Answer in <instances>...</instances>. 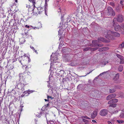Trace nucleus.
Masks as SVG:
<instances>
[{
	"mask_svg": "<svg viewBox=\"0 0 124 124\" xmlns=\"http://www.w3.org/2000/svg\"><path fill=\"white\" fill-rule=\"evenodd\" d=\"M31 2H32L33 4V6L34 8L33 9L32 8L31 9V7L29 5L26 6L27 8H28V11H31V10L33 11V12L36 13L37 14L42 13L44 11V8L41 7H38L37 9H35L34 8L35 7V0H29Z\"/></svg>",
	"mask_w": 124,
	"mask_h": 124,
	"instance_id": "obj_1",
	"label": "nucleus"
},
{
	"mask_svg": "<svg viewBox=\"0 0 124 124\" xmlns=\"http://www.w3.org/2000/svg\"><path fill=\"white\" fill-rule=\"evenodd\" d=\"M119 33L115 32H113L110 30H108L107 32V34L106 36V38L109 39H114V37H118L120 36Z\"/></svg>",
	"mask_w": 124,
	"mask_h": 124,
	"instance_id": "obj_2",
	"label": "nucleus"
},
{
	"mask_svg": "<svg viewBox=\"0 0 124 124\" xmlns=\"http://www.w3.org/2000/svg\"><path fill=\"white\" fill-rule=\"evenodd\" d=\"M108 12L107 15H111V16H114L115 15V12L114 11L112 8L109 7L107 8Z\"/></svg>",
	"mask_w": 124,
	"mask_h": 124,
	"instance_id": "obj_3",
	"label": "nucleus"
},
{
	"mask_svg": "<svg viewBox=\"0 0 124 124\" xmlns=\"http://www.w3.org/2000/svg\"><path fill=\"white\" fill-rule=\"evenodd\" d=\"M98 41L97 40H93L92 41V44H90V46L92 47H96L98 46V47L103 46V44H99Z\"/></svg>",
	"mask_w": 124,
	"mask_h": 124,
	"instance_id": "obj_4",
	"label": "nucleus"
},
{
	"mask_svg": "<svg viewBox=\"0 0 124 124\" xmlns=\"http://www.w3.org/2000/svg\"><path fill=\"white\" fill-rule=\"evenodd\" d=\"M108 110L106 109L101 110L100 112V114L102 116H106L108 113Z\"/></svg>",
	"mask_w": 124,
	"mask_h": 124,
	"instance_id": "obj_5",
	"label": "nucleus"
},
{
	"mask_svg": "<svg viewBox=\"0 0 124 124\" xmlns=\"http://www.w3.org/2000/svg\"><path fill=\"white\" fill-rule=\"evenodd\" d=\"M116 96V94L115 93L111 94L108 95L106 98V100H109L111 99L115 98Z\"/></svg>",
	"mask_w": 124,
	"mask_h": 124,
	"instance_id": "obj_6",
	"label": "nucleus"
},
{
	"mask_svg": "<svg viewBox=\"0 0 124 124\" xmlns=\"http://www.w3.org/2000/svg\"><path fill=\"white\" fill-rule=\"evenodd\" d=\"M116 19L117 21L120 22H122L123 21V16L122 15H119L118 16L117 19Z\"/></svg>",
	"mask_w": 124,
	"mask_h": 124,
	"instance_id": "obj_7",
	"label": "nucleus"
},
{
	"mask_svg": "<svg viewBox=\"0 0 124 124\" xmlns=\"http://www.w3.org/2000/svg\"><path fill=\"white\" fill-rule=\"evenodd\" d=\"M115 88L112 89H109V92L110 93H113L115 92L116 90V89H119V86L118 85L115 86Z\"/></svg>",
	"mask_w": 124,
	"mask_h": 124,
	"instance_id": "obj_8",
	"label": "nucleus"
},
{
	"mask_svg": "<svg viewBox=\"0 0 124 124\" xmlns=\"http://www.w3.org/2000/svg\"><path fill=\"white\" fill-rule=\"evenodd\" d=\"M23 84L21 83H19L16 85V87L17 89H21L23 88Z\"/></svg>",
	"mask_w": 124,
	"mask_h": 124,
	"instance_id": "obj_9",
	"label": "nucleus"
},
{
	"mask_svg": "<svg viewBox=\"0 0 124 124\" xmlns=\"http://www.w3.org/2000/svg\"><path fill=\"white\" fill-rule=\"evenodd\" d=\"M109 48L108 47H102L98 49V51L100 52H102L105 51H106L108 50Z\"/></svg>",
	"mask_w": 124,
	"mask_h": 124,
	"instance_id": "obj_10",
	"label": "nucleus"
},
{
	"mask_svg": "<svg viewBox=\"0 0 124 124\" xmlns=\"http://www.w3.org/2000/svg\"><path fill=\"white\" fill-rule=\"evenodd\" d=\"M23 56H21L19 58V60L20 62L22 65L23 63H24V60L23 59L25 58L24 57L23 58Z\"/></svg>",
	"mask_w": 124,
	"mask_h": 124,
	"instance_id": "obj_11",
	"label": "nucleus"
},
{
	"mask_svg": "<svg viewBox=\"0 0 124 124\" xmlns=\"http://www.w3.org/2000/svg\"><path fill=\"white\" fill-rule=\"evenodd\" d=\"M68 57V54L64 55L63 57V60L65 62L68 61L69 60L67 57Z\"/></svg>",
	"mask_w": 124,
	"mask_h": 124,
	"instance_id": "obj_12",
	"label": "nucleus"
},
{
	"mask_svg": "<svg viewBox=\"0 0 124 124\" xmlns=\"http://www.w3.org/2000/svg\"><path fill=\"white\" fill-rule=\"evenodd\" d=\"M120 26L118 24L116 25V26H115L114 27L115 30L116 31H119L120 30Z\"/></svg>",
	"mask_w": 124,
	"mask_h": 124,
	"instance_id": "obj_13",
	"label": "nucleus"
},
{
	"mask_svg": "<svg viewBox=\"0 0 124 124\" xmlns=\"http://www.w3.org/2000/svg\"><path fill=\"white\" fill-rule=\"evenodd\" d=\"M97 112L96 111H94L93 114L91 115V118H94L97 116Z\"/></svg>",
	"mask_w": 124,
	"mask_h": 124,
	"instance_id": "obj_14",
	"label": "nucleus"
},
{
	"mask_svg": "<svg viewBox=\"0 0 124 124\" xmlns=\"http://www.w3.org/2000/svg\"><path fill=\"white\" fill-rule=\"evenodd\" d=\"M116 18H114L113 19V22L111 23V25H112L113 26L115 27V26L116 25Z\"/></svg>",
	"mask_w": 124,
	"mask_h": 124,
	"instance_id": "obj_15",
	"label": "nucleus"
},
{
	"mask_svg": "<svg viewBox=\"0 0 124 124\" xmlns=\"http://www.w3.org/2000/svg\"><path fill=\"white\" fill-rule=\"evenodd\" d=\"M119 117L121 118H124V110L122 111L119 116Z\"/></svg>",
	"mask_w": 124,
	"mask_h": 124,
	"instance_id": "obj_16",
	"label": "nucleus"
},
{
	"mask_svg": "<svg viewBox=\"0 0 124 124\" xmlns=\"http://www.w3.org/2000/svg\"><path fill=\"white\" fill-rule=\"evenodd\" d=\"M68 56L69 57H67V58H68V59L69 60L68 61H67V62H69L71 60V59H72L73 58V56H72V55L71 54H70L69 55L68 54Z\"/></svg>",
	"mask_w": 124,
	"mask_h": 124,
	"instance_id": "obj_17",
	"label": "nucleus"
},
{
	"mask_svg": "<svg viewBox=\"0 0 124 124\" xmlns=\"http://www.w3.org/2000/svg\"><path fill=\"white\" fill-rule=\"evenodd\" d=\"M98 40L99 41H101L103 42L105 41V39L104 38L102 37H100L98 39Z\"/></svg>",
	"mask_w": 124,
	"mask_h": 124,
	"instance_id": "obj_18",
	"label": "nucleus"
},
{
	"mask_svg": "<svg viewBox=\"0 0 124 124\" xmlns=\"http://www.w3.org/2000/svg\"><path fill=\"white\" fill-rule=\"evenodd\" d=\"M123 69V67L122 65H120L118 69V70L120 71L121 72L122 71Z\"/></svg>",
	"mask_w": 124,
	"mask_h": 124,
	"instance_id": "obj_19",
	"label": "nucleus"
},
{
	"mask_svg": "<svg viewBox=\"0 0 124 124\" xmlns=\"http://www.w3.org/2000/svg\"><path fill=\"white\" fill-rule=\"evenodd\" d=\"M92 49V48L91 47H86V48H84L83 49V51H85L89 50H91Z\"/></svg>",
	"mask_w": 124,
	"mask_h": 124,
	"instance_id": "obj_20",
	"label": "nucleus"
},
{
	"mask_svg": "<svg viewBox=\"0 0 124 124\" xmlns=\"http://www.w3.org/2000/svg\"><path fill=\"white\" fill-rule=\"evenodd\" d=\"M13 24L14 26L16 27H15L16 28L18 29V27L19 26V25H20V24H17L16 22H15V23H14Z\"/></svg>",
	"mask_w": 124,
	"mask_h": 124,
	"instance_id": "obj_21",
	"label": "nucleus"
},
{
	"mask_svg": "<svg viewBox=\"0 0 124 124\" xmlns=\"http://www.w3.org/2000/svg\"><path fill=\"white\" fill-rule=\"evenodd\" d=\"M36 114V116L38 117H40L41 115L42 112H37Z\"/></svg>",
	"mask_w": 124,
	"mask_h": 124,
	"instance_id": "obj_22",
	"label": "nucleus"
},
{
	"mask_svg": "<svg viewBox=\"0 0 124 124\" xmlns=\"http://www.w3.org/2000/svg\"><path fill=\"white\" fill-rule=\"evenodd\" d=\"M116 55L119 58L120 60L124 58L123 56L121 55L118 54H117Z\"/></svg>",
	"mask_w": 124,
	"mask_h": 124,
	"instance_id": "obj_23",
	"label": "nucleus"
},
{
	"mask_svg": "<svg viewBox=\"0 0 124 124\" xmlns=\"http://www.w3.org/2000/svg\"><path fill=\"white\" fill-rule=\"evenodd\" d=\"M116 121L119 124H122L124 123V121L123 120H117Z\"/></svg>",
	"mask_w": 124,
	"mask_h": 124,
	"instance_id": "obj_24",
	"label": "nucleus"
},
{
	"mask_svg": "<svg viewBox=\"0 0 124 124\" xmlns=\"http://www.w3.org/2000/svg\"><path fill=\"white\" fill-rule=\"evenodd\" d=\"M120 64H124V58L120 60Z\"/></svg>",
	"mask_w": 124,
	"mask_h": 124,
	"instance_id": "obj_25",
	"label": "nucleus"
},
{
	"mask_svg": "<svg viewBox=\"0 0 124 124\" xmlns=\"http://www.w3.org/2000/svg\"><path fill=\"white\" fill-rule=\"evenodd\" d=\"M112 100L113 103H116L118 101V100L116 99H112Z\"/></svg>",
	"mask_w": 124,
	"mask_h": 124,
	"instance_id": "obj_26",
	"label": "nucleus"
},
{
	"mask_svg": "<svg viewBox=\"0 0 124 124\" xmlns=\"http://www.w3.org/2000/svg\"><path fill=\"white\" fill-rule=\"evenodd\" d=\"M116 106V104H112L109 105V107H115Z\"/></svg>",
	"mask_w": 124,
	"mask_h": 124,
	"instance_id": "obj_27",
	"label": "nucleus"
},
{
	"mask_svg": "<svg viewBox=\"0 0 124 124\" xmlns=\"http://www.w3.org/2000/svg\"><path fill=\"white\" fill-rule=\"evenodd\" d=\"M33 92V91L32 90H31V91L28 90L27 91H25L24 92L26 93H28V94H29L30 93H32Z\"/></svg>",
	"mask_w": 124,
	"mask_h": 124,
	"instance_id": "obj_28",
	"label": "nucleus"
},
{
	"mask_svg": "<svg viewBox=\"0 0 124 124\" xmlns=\"http://www.w3.org/2000/svg\"><path fill=\"white\" fill-rule=\"evenodd\" d=\"M81 118H84L85 119H90V118L88 117H87L86 116H81Z\"/></svg>",
	"mask_w": 124,
	"mask_h": 124,
	"instance_id": "obj_29",
	"label": "nucleus"
},
{
	"mask_svg": "<svg viewBox=\"0 0 124 124\" xmlns=\"http://www.w3.org/2000/svg\"><path fill=\"white\" fill-rule=\"evenodd\" d=\"M109 4L111 6H112L113 8L115 6V5L114 3L113 2H110L109 3Z\"/></svg>",
	"mask_w": 124,
	"mask_h": 124,
	"instance_id": "obj_30",
	"label": "nucleus"
},
{
	"mask_svg": "<svg viewBox=\"0 0 124 124\" xmlns=\"http://www.w3.org/2000/svg\"><path fill=\"white\" fill-rule=\"evenodd\" d=\"M113 103V102L112 101V99L110 100L108 102V104H111Z\"/></svg>",
	"mask_w": 124,
	"mask_h": 124,
	"instance_id": "obj_31",
	"label": "nucleus"
},
{
	"mask_svg": "<svg viewBox=\"0 0 124 124\" xmlns=\"http://www.w3.org/2000/svg\"><path fill=\"white\" fill-rule=\"evenodd\" d=\"M75 63V62L74 63H71L70 64V65L71 66H74L76 65V64Z\"/></svg>",
	"mask_w": 124,
	"mask_h": 124,
	"instance_id": "obj_32",
	"label": "nucleus"
},
{
	"mask_svg": "<svg viewBox=\"0 0 124 124\" xmlns=\"http://www.w3.org/2000/svg\"><path fill=\"white\" fill-rule=\"evenodd\" d=\"M47 98L49 99V98H50L51 100H53L54 99V97H52L51 96H49L48 95H47Z\"/></svg>",
	"mask_w": 124,
	"mask_h": 124,
	"instance_id": "obj_33",
	"label": "nucleus"
},
{
	"mask_svg": "<svg viewBox=\"0 0 124 124\" xmlns=\"http://www.w3.org/2000/svg\"><path fill=\"white\" fill-rule=\"evenodd\" d=\"M82 121L83 122H85V123H87L88 122V120H87L85 119H82Z\"/></svg>",
	"mask_w": 124,
	"mask_h": 124,
	"instance_id": "obj_34",
	"label": "nucleus"
},
{
	"mask_svg": "<svg viewBox=\"0 0 124 124\" xmlns=\"http://www.w3.org/2000/svg\"><path fill=\"white\" fill-rule=\"evenodd\" d=\"M116 11H117V12H119V11H120V9L118 7H116Z\"/></svg>",
	"mask_w": 124,
	"mask_h": 124,
	"instance_id": "obj_35",
	"label": "nucleus"
},
{
	"mask_svg": "<svg viewBox=\"0 0 124 124\" xmlns=\"http://www.w3.org/2000/svg\"><path fill=\"white\" fill-rule=\"evenodd\" d=\"M121 28L124 30V24H122L121 26Z\"/></svg>",
	"mask_w": 124,
	"mask_h": 124,
	"instance_id": "obj_36",
	"label": "nucleus"
},
{
	"mask_svg": "<svg viewBox=\"0 0 124 124\" xmlns=\"http://www.w3.org/2000/svg\"><path fill=\"white\" fill-rule=\"evenodd\" d=\"M120 46H122L121 47L123 48L124 47V43H122L120 45Z\"/></svg>",
	"mask_w": 124,
	"mask_h": 124,
	"instance_id": "obj_37",
	"label": "nucleus"
},
{
	"mask_svg": "<svg viewBox=\"0 0 124 124\" xmlns=\"http://www.w3.org/2000/svg\"><path fill=\"white\" fill-rule=\"evenodd\" d=\"M93 70H92V71H90V72H89V73H87V74H86V75H85V76H80V77H84V76H85L86 75H88V74H90V73L92 71H93Z\"/></svg>",
	"mask_w": 124,
	"mask_h": 124,
	"instance_id": "obj_38",
	"label": "nucleus"
},
{
	"mask_svg": "<svg viewBox=\"0 0 124 124\" xmlns=\"http://www.w3.org/2000/svg\"><path fill=\"white\" fill-rule=\"evenodd\" d=\"M123 2L124 1L123 0H121L120 1V3L122 5H123Z\"/></svg>",
	"mask_w": 124,
	"mask_h": 124,
	"instance_id": "obj_39",
	"label": "nucleus"
},
{
	"mask_svg": "<svg viewBox=\"0 0 124 124\" xmlns=\"http://www.w3.org/2000/svg\"><path fill=\"white\" fill-rule=\"evenodd\" d=\"M119 74H118V73L116 75V77H117V78H119Z\"/></svg>",
	"mask_w": 124,
	"mask_h": 124,
	"instance_id": "obj_40",
	"label": "nucleus"
},
{
	"mask_svg": "<svg viewBox=\"0 0 124 124\" xmlns=\"http://www.w3.org/2000/svg\"><path fill=\"white\" fill-rule=\"evenodd\" d=\"M98 49V48L97 47H95L93 48V50H97Z\"/></svg>",
	"mask_w": 124,
	"mask_h": 124,
	"instance_id": "obj_41",
	"label": "nucleus"
},
{
	"mask_svg": "<svg viewBox=\"0 0 124 124\" xmlns=\"http://www.w3.org/2000/svg\"><path fill=\"white\" fill-rule=\"evenodd\" d=\"M33 51L35 52L37 54H38V53L37 50H35L34 49L33 50Z\"/></svg>",
	"mask_w": 124,
	"mask_h": 124,
	"instance_id": "obj_42",
	"label": "nucleus"
},
{
	"mask_svg": "<svg viewBox=\"0 0 124 124\" xmlns=\"http://www.w3.org/2000/svg\"><path fill=\"white\" fill-rule=\"evenodd\" d=\"M108 63V62H105L104 63L103 65H106V64L107 63Z\"/></svg>",
	"mask_w": 124,
	"mask_h": 124,
	"instance_id": "obj_43",
	"label": "nucleus"
},
{
	"mask_svg": "<svg viewBox=\"0 0 124 124\" xmlns=\"http://www.w3.org/2000/svg\"><path fill=\"white\" fill-rule=\"evenodd\" d=\"M49 104L48 103L47 104H46V105H45V106H46V107H48V106H49Z\"/></svg>",
	"mask_w": 124,
	"mask_h": 124,
	"instance_id": "obj_44",
	"label": "nucleus"
},
{
	"mask_svg": "<svg viewBox=\"0 0 124 124\" xmlns=\"http://www.w3.org/2000/svg\"><path fill=\"white\" fill-rule=\"evenodd\" d=\"M30 47L33 50L34 49V47L32 46H30Z\"/></svg>",
	"mask_w": 124,
	"mask_h": 124,
	"instance_id": "obj_45",
	"label": "nucleus"
},
{
	"mask_svg": "<svg viewBox=\"0 0 124 124\" xmlns=\"http://www.w3.org/2000/svg\"><path fill=\"white\" fill-rule=\"evenodd\" d=\"M108 124H112V123L110 121H108Z\"/></svg>",
	"mask_w": 124,
	"mask_h": 124,
	"instance_id": "obj_46",
	"label": "nucleus"
},
{
	"mask_svg": "<svg viewBox=\"0 0 124 124\" xmlns=\"http://www.w3.org/2000/svg\"><path fill=\"white\" fill-rule=\"evenodd\" d=\"M45 101H49V99H44Z\"/></svg>",
	"mask_w": 124,
	"mask_h": 124,
	"instance_id": "obj_47",
	"label": "nucleus"
},
{
	"mask_svg": "<svg viewBox=\"0 0 124 124\" xmlns=\"http://www.w3.org/2000/svg\"><path fill=\"white\" fill-rule=\"evenodd\" d=\"M58 12H61V9L60 8L58 10Z\"/></svg>",
	"mask_w": 124,
	"mask_h": 124,
	"instance_id": "obj_48",
	"label": "nucleus"
},
{
	"mask_svg": "<svg viewBox=\"0 0 124 124\" xmlns=\"http://www.w3.org/2000/svg\"><path fill=\"white\" fill-rule=\"evenodd\" d=\"M92 122H93V123H95L96 122V121L95 120H92Z\"/></svg>",
	"mask_w": 124,
	"mask_h": 124,
	"instance_id": "obj_49",
	"label": "nucleus"
},
{
	"mask_svg": "<svg viewBox=\"0 0 124 124\" xmlns=\"http://www.w3.org/2000/svg\"><path fill=\"white\" fill-rule=\"evenodd\" d=\"M25 27H27L28 28H29V26H28L27 25H26L25 26Z\"/></svg>",
	"mask_w": 124,
	"mask_h": 124,
	"instance_id": "obj_50",
	"label": "nucleus"
},
{
	"mask_svg": "<svg viewBox=\"0 0 124 124\" xmlns=\"http://www.w3.org/2000/svg\"><path fill=\"white\" fill-rule=\"evenodd\" d=\"M49 0H45V3L46 4L47 1H48Z\"/></svg>",
	"mask_w": 124,
	"mask_h": 124,
	"instance_id": "obj_51",
	"label": "nucleus"
},
{
	"mask_svg": "<svg viewBox=\"0 0 124 124\" xmlns=\"http://www.w3.org/2000/svg\"><path fill=\"white\" fill-rule=\"evenodd\" d=\"M105 72H103L102 73H101L100 75H99V76H100L102 74H103V73H105Z\"/></svg>",
	"mask_w": 124,
	"mask_h": 124,
	"instance_id": "obj_52",
	"label": "nucleus"
},
{
	"mask_svg": "<svg viewBox=\"0 0 124 124\" xmlns=\"http://www.w3.org/2000/svg\"><path fill=\"white\" fill-rule=\"evenodd\" d=\"M27 57L28 58V59L29 61V62L30 61V59H29V58L28 56Z\"/></svg>",
	"mask_w": 124,
	"mask_h": 124,
	"instance_id": "obj_53",
	"label": "nucleus"
},
{
	"mask_svg": "<svg viewBox=\"0 0 124 124\" xmlns=\"http://www.w3.org/2000/svg\"><path fill=\"white\" fill-rule=\"evenodd\" d=\"M23 107V106L22 105H21L20 106V107L22 109V108Z\"/></svg>",
	"mask_w": 124,
	"mask_h": 124,
	"instance_id": "obj_54",
	"label": "nucleus"
},
{
	"mask_svg": "<svg viewBox=\"0 0 124 124\" xmlns=\"http://www.w3.org/2000/svg\"><path fill=\"white\" fill-rule=\"evenodd\" d=\"M2 101H0V106L1 105V104Z\"/></svg>",
	"mask_w": 124,
	"mask_h": 124,
	"instance_id": "obj_55",
	"label": "nucleus"
},
{
	"mask_svg": "<svg viewBox=\"0 0 124 124\" xmlns=\"http://www.w3.org/2000/svg\"><path fill=\"white\" fill-rule=\"evenodd\" d=\"M122 34H124V31H123L122 32Z\"/></svg>",
	"mask_w": 124,
	"mask_h": 124,
	"instance_id": "obj_56",
	"label": "nucleus"
},
{
	"mask_svg": "<svg viewBox=\"0 0 124 124\" xmlns=\"http://www.w3.org/2000/svg\"><path fill=\"white\" fill-rule=\"evenodd\" d=\"M15 0V1L16 3L17 2V0Z\"/></svg>",
	"mask_w": 124,
	"mask_h": 124,
	"instance_id": "obj_57",
	"label": "nucleus"
},
{
	"mask_svg": "<svg viewBox=\"0 0 124 124\" xmlns=\"http://www.w3.org/2000/svg\"><path fill=\"white\" fill-rule=\"evenodd\" d=\"M25 35H28V34H27V33H25Z\"/></svg>",
	"mask_w": 124,
	"mask_h": 124,
	"instance_id": "obj_58",
	"label": "nucleus"
},
{
	"mask_svg": "<svg viewBox=\"0 0 124 124\" xmlns=\"http://www.w3.org/2000/svg\"><path fill=\"white\" fill-rule=\"evenodd\" d=\"M48 87H50V85H48Z\"/></svg>",
	"mask_w": 124,
	"mask_h": 124,
	"instance_id": "obj_59",
	"label": "nucleus"
},
{
	"mask_svg": "<svg viewBox=\"0 0 124 124\" xmlns=\"http://www.w3.org/2000/svg\"><path fill=\"white\" fill-rule=\"evenodd\" d=\"M25 55H25V54H24V55H23V57L24 56H25ZM23 57V58L24 57Z\"/></svg>",
	"mask_w": 124,
	"mask_h": 124,
	"instance_id": "obj_60",
	"label": "nucleus"
},
{
	"mask_svg": "<svg viewBox=\"0 0 124 124\" xmlns=\"http://www.w3.org/2000/svg\"><path fill=\"white\" fill-rule=\"evenodd\" d=\"M19 24V23L18 22V23H17V24Z\"/></svg>",
	"mask_w": 124,
	"mask_h": 124,
	"instance_id": "obj_61",
	"label": "nucleus"
},
{
	"mask_svg": "<svg viewBox=\"0 0 124 124\" xmlns=\"http://www.w3.org/2000/svg\"><path fill=\"white\" fill-rule=\"evenodd\" d=\"M28 73H29V74H30V72H28Z\"/></svg>",
	"mask_w": 124,
	"mask_h": 124,
	"instance_id": "obj_62",
	"label": "nucleus"
},
{
	"mask_svg": "<svg viewBox=\"0 0 124 124\" xmlns=\"http://www.w3.org/2000/svg\"><path fill=\"white\" fill-rule=\"evenodd\" d=\"M113 114H114V112H113Z\"/></svg>",
	"mask_w": 124,
	"mask_h": 124,
	"instance_id": "obj_63",
	"label": "nucleus"
}]
</instances>
